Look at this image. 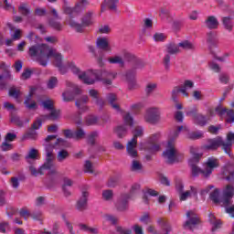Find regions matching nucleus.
Listing matches in <instances>:
<instances>
[{"label": "nucleus", "instance_id": "338daca9", "mask_svg": "<svg viewBox=\"0 0 234 234\" xmlns=\"http://www.w3.org/2000/svg\"><path fill=\"white\" fill-rule=\"evenodd\" d=\"M217 36L213 32H209L207 34V43H215Z\"/></svg>", "mask_w": 234, "mask_h": 234}, {"label": "nucleus", "instance_id": "bf43d9fd", "mask_svg": "<svg viewBox=\"0 0 234 234\" xmlns=\"http://www.w3.org/2000/svg\"><path fill=\"white\" fill-rule=\"evenodd\" d=\"M132 229L133 231L134 234H145L144 232V228H142V226H140L139 224H135L132 227Z\"/></svg>", "mask_w": 234, "mask_h": 234}, {"label": "nucleus", "instance_id": "13d9d810", "mask_svg": "<svg viewBox=\"0 0 234 234\" xmlns=\"http://www.w3.org/2000/svg\"><path fill=\"white\" fill-rule=\"evenodd\" d=\"M22 34L23 31H21V29H16L15 32L11 34V37L14 39V41H19V39H21Z\"/></svg>", "mask_w": 234, "mask_h": 234}, {"label": "nucleus", "instance_id": "3c124183", "mask_svg": "<svg viewBox=\"0 0 234 234\" xmlns=\"http://www.w3.org/2000/svg\"><path fill=\"white\" fill-rule=\"evenodd\" d=\"M18 10L20 14H23V16H28L30 14V9H28V5L27 4L20 5Z\"/></svg>", "mask_w": 234, "mask_h": 234}, {"label": "nucleus", "instance_id": "1a4fd4ad", "mask_svg": "<svg viewBox=\"0 0 234 234\" xmlns=\"http://www.w3.org/2000/svg\"><path fill=\"white\" fill-rule=\"evenodd\" d=\"M215 114H218L220 118H225L227 123H234V112L233 110H227L226 108L222 106H218L216 108V111L214 110H208L207 113V119L211 121L213 117H215Z\"/></svg>", "mask_w": 234, "mask_h": 234}, {"label": "nucleus", "instance_id": "39448f33", "mask_svg": "<svg viewBox=\"0 0 234 234\" xmlns=\"http://www.w3.org/2000/svg\"><path fill=\"white\" fill-rule=\"evenodd\" d=\"M40 105L43 109L48 112V114L41 115L37 119V122L32 125V129H34V131H37L46 120H58V118H59L60 112L59 110L54 109V101L46 99L40 103Z\"/></svg>", "mask_w": 234, "mask_h": 234}, {"label": "nucleus", "instance_id": "4be33fe9", "mask_svg": "<svg viewBox=\"0 0 234 234\" xmlns=\"http://www.w3.org/2000/svg\"><path fill=\"white\" fill-rule=\"evenodd\" d=\"M87 101H89V97L87 95L80 97L75 101V105L79 108V111H80V112H85L89 111V107H87Z\"/></svg>", "mask_w": 234, "mask_h": 234}, {"label": "nucleus", "instance_id": "6ab92c4d", "mask_svg": "<svg viewBox=\"0 0 234 234\" xmlns=\"http://www.w3.org/2000/svg\"><path fill=\"white\" fill-rule=\"evenodd\" d=\"M89 200V193L87 190L81 191V196L77 201L75 207L78 211H85L87 209V202Z\"/></svg>", "mask_w": 234, "mask_h": 234}, {"label": "nucleus", "instance_id": "8fccbe9b", "mask_svg": "<svg viewBox=\"0 0 234 234\" xmlns=\"http://www.w3.org/2000/svg\"><path fill=\"white\" fill-rule=\"evenodd\" d=\"M116 231L117 233H120V234H133V230H131V229H127L122 226H117Z\"/></svg>", "mask_w": 234, "mask_h": 234}, {"label": "nucleus", "instance_id": "a878e982", "mask_svg": "<svg viewBox=\"0 0 234 234\" xmlns=\"http://www.w3.org/2000/svg\"><path fill=\"white\" fill-rule=\"evenodd\" d=\"M208 220L212 226V231H217L218 229H220V228H222V221L220 219H217L215 215L209 214Z\"/></svg>", "mask_w": 234, "mask_h": 234}, {"label": "nucleus", "instance_id": "680f3d73", "mask_svg": "<svg viewBox=\"0 0 234 234\" xmlns=\"http://www.w3.org/2000/svg\"><path fill=\"white\" fill-rule=\"evenodd\" d=\"M220 83H224L226 85L229 81V75L228 73H221L219 75Z\"/></svg>", "mask_w": 234, "mask_h": 234}, {"label": "nucleus", "instance_id": "4d7b16f0", "mask_svg": "<svg viewBox=\"0 0 234 234\" xmlns=\"http://www.w3.org/2000/svg\"><path fill=\"white\" fill-rule=\"evenodd\" d=\"M84 171L85 173H94V166L92 165V163L86 161L84 165Z\"/></svg>", "mask_w": 234, "mask_h": 234}, {"label": "nucleus", "instance_id": "69168bd1", "mask_svg": "<svg viewBox=\"0 0 234 234\" xmlns=\"http://www.w3.org/2000/svg\"><path fill=\"white\" fill-rule=\"evenodd\" d=\"M220 129H222V126H220V125H216V126L212 125V126H209L208 131L212 134H217L218 133V131H220Z\"/></svg>", "mask_w": 234, "mask_h": 234}, {"label": "nucleus", "instance_id": "4468645a", "mask_svg": "<svg viewBox=\"0 0 234 234\" xmlns=\"http://www.w3.org/2000/svg\"><path fill=\"white\" fill-rule=\"evenodd\" d=\"M194 85L195 84L193 83V81L185 80V82L181 86L176 87L172 90V99L174 100V101H176V94L178 93H181L184 98H189V90L193 89Z\"/></svg>", "mask_w": 234, "mask_h": 234}, {"label": "nucleus", "instance_id": "5701e85b", "mask_svg": "<svg viewBox=\"0 0 234 234\" xmlns=\"http://www.w3.org/2000/svg\"><path fill=\"white\" fill-rule=\"evenodd\" d=\"M74 185V181L69 177H64L63 185H62V191L64 193V197H70L72 192L70 191V187Z\"/></svg>", "mask_w": 234, "mask_h": 234}, {"label": "nucleus", "instance_id": "bb28decb", "mask_svg": "<svg viewBox=\"0 0 234 234\" xmlns=\"http://www.w3.org/2000/svg\"><path fill=\"white\" fill-rule=\"evenodd\" d=\"M66 87H67V89L70 90L73 96L78 95V94H81V88H80V86H78L74 82L67 81L66 82Z\"/></svg>", "mask_w": 234, "mask_h": 234}, {"label": "nucleus", "instance_id": "c85d7f7f", "mask_svg": "<svg viewBox=\"0 0 234 234\" xmlns=\"http://www.w3.org/2000/svg\"><path fill=\"white\" fill-rule=\"evenodd\" d=\"M89 94L92 98V100H93L94 103H96V105H99L100 107H101L103 105V100L100 99V96L98 95V90H90Z\"/></svg>", "mask_w": 234, "mask_h": 234}, {"label": "nucleus", "instance_id": "ddd939ff", "mask_svg": "<svg viewBox=\"0 0 234 234\" xmlns=\"http://www.w3.org/2000/svg\"><path fill=\"white\" fill-rule=\"evenodd\" d=\"M162 111L158 107L148 108L144 113V120L147 123L156 125L162 119Z\"/></svg>", "mask_w": 234, "mask_h": 234}, {"label": "nucleus", "instance_id": "a211bd4d", "mask_svg": "<svg viewBox=\"0 0 234 234\" xmlns=\"http://www.w3.org/2000/svg\"><path fill=\"white\" fill-rule=\"evenodd\" d=\"M96 47L101 50H104V52H112V47H111L107 37H99L96 40Z\"/></svg>", "mask_w": 234, "mask_h": 234}, {"label": "nucleus", "instance_id": "c9c22d12", "mask_svg": "<svg viewBox=\"0 0 234 234\" xmlns=\"http://www.w3.org/2000/svg\"><path fill=\"white\" fill-rule=\"evenodd\" d=\"M30 121L28 119H26L25 121H22L19 117L16 115L11 116V122L16 123V125H18V127H23L25 123H28Z\"/></svg>", "mask_w": 234, "mask_h": 234}, {"label": "nucleus", "instance_id": "6e6d98bb", "mask_svg": "<svg viewBox=\"0 0 234 234\" xmlns=\"http://www.w3.org/2000/svg\"><path fill=\"white\" fill-rule=\"evenodd\" d=\"M157 87V84L154 83V82H149L147 85H146V88H145V92L146 94H151V92H154V90L156 89Z\"/></svg>", "mask_w": 234, "mask_h": 234}, {"label": "nucleus", "instance_id": "e433bc0d", "mask_svg": "<svg viewBox=\"0 0 234 234\" xmlns=\"http://www.w3.org/2000/svg\"><path fill=\"white\" fill-rule=\"evenodd\" d=\"M132 171H134L135 173H140L142 169H144V166L142 165V163L138 160H133L132 165H131Z\"/></svg>", "mask_w": 234, "mask_h": 234}, {"label": "nucleus", "instance_id": "423d86ee", "mask_svg": "<svg viewBox=\"0 0 234 234\" xmlns=\"http://www.w3.org/2000/svg\"><path fill=\"white\" fill-rule=\"evenodd\" d=\"M133 137L128 142L126 149L131 158H136L138 156V151H136V145H138V138H142L144 134V129L142 126H136L132 131Z\"/></svg>", "mask_w": 234, "mask_h": 234}, {"label": "nucleus", "instance_id": "9b49d317", "mask_svg": "<svg viewBox=\"0 0 234 234\" xmlns=\"http://www.w3.org/2000/svg\"><path fill=\"white\" fill-rule=\"evenodd\" d=\"M122 120L124 125H120L115 128V133L119 138H123V136L127 134V126L133 127L136 123V122H134V119L133 118V115L129 112L125 113L122 116Z\"/></svg>", "mask_w": 234, "mask_h": 234}, {"label": "nucleus", "instance_id": "f704fd0d", "mask_svg": "<svg viewBox=\"0 0 234 234\" xmlns=\"http://www.w3.org/2000/svg\"><path fill=\"white\" fill-rule=\"evenodd\" d=\"M79 229L80 231H85L86 233L98 234V229L90 228L85 224H79Z\"/></svg>", "mask_w": 234, "mask_h": 234}, {"label": "nucleus", "instance_id": "72a5a7b5", "mask_svg": "<svg viewBox=\"0 0 234 234\" xmlns=\"http://www.w3.org/2000/svg\"><path fill=\"white\" fill-rule=\"evenodd\" d=\"M102 220L103 222H110V224H113V225L118 224V218L111 214H104L102 216Z\"/></svg>", "mask_w": 234, "mask_h": 234}, {"label": "nucleus", "instance_id": "603ef678", "mask_svg": "<svg viewBox=\"0 0 234 234\" xmlns=\"http://www.w3.org/2000/svg\"><path fill=\"white\" fill-rule=\"evenodd\" d=\"M73 138H76V140H81L82 138H85V131L83 129H79L73 133Z\"/></svg>", "mask_w": 234, "mask_h": 234}, {"label": "nucleus", "instance_id": "f03ea898", "mask_svg": "<svg viewBox=\"0 0 234 234\" xmlns=\"http://www.w3.org/2000/svg\"><path fill=\"white\" fill-rule=\"evenodd\" d=\"M56 138V135H48L45 139L44 147L46 151V161L38 169L34 165L29 166L30 173L33 176H37V175H43L44 173H48V175H55V173L58 172V167L54 163V160H56L54 149L69 147V144L61 138H58L57 140ZM54 140H56V142H54Z\"/></svg>", "mask_w": 234, "mask_h": 234}, {"label": "nucleus", "instance_id": "58836bf2", "mask_svg": "<svg viewBox=\"0 0 234 234\" xmlns=\"http://www.w3.org/2000/svg\"><path fill=\"white\" fill-rule=\"evenodd\" d=\"M69 158V152L67 150H60L57 154L58 162H65Z\"/></svg>", "mask_w": 234, "mask_h": 234}, {"label": "nucleus", "instance_id": "864d4df0", "mask_svg": "<svg viewBox=\"0 0 234 234\" xmlns=\"http://www.w3.org/2000/svg\"><path fill=\"white\" fill-rule=\"evenodd\" d=\"M19 215L20 217H22V218H24L25 220H28V218H32V213H30V211L27 210V209H21L19 211Z\"/></svg>", "mask_w": 234, "mask_h": 234}, {"label": "nucleus", "instance_id": "2f4dec72", "mask_svg": "<svg viewBox=\"0 0 234 234\" xmlns=\"http://www.w3.org/2000/svg\"><path fill=\"white\" fill-rule=\"evenodd\" d=\"M180 52V48L178 44L170 43L166 46V54H178Z\"/></svg>", "mask_w": 234, "mask_h": 234}, {"label": "nucleus", "instance_id": "ea45409f", "mask_svg": "<svg viewBox=\"0 0 234 234\" xmlns=\"http://www.w3.org/2000/svg\"><path fill=\"white\" fill-rule=\"evenodd\" d=\"M139 221L142 224H153V218H151V215L149 213H145L143 216L140 217Z\"/></svg>", "mask_w": 234, "mask_h": 234}, {"label": "nucleus", "instance_id": "79ce46f5", "mask_svg": "<svg viewBox=\"0 0 234 234\" xmlns=\"http://www.w3.org/2000/svg\"><path fill=\"white\" fill-rule=\"evenodd\" d=\"M47 87L50 90L56 89V87H58V78L51 77L47 82Z\"/></svg>", "mask_w": 234, "mask_h": 234}, {"label": "nucleus", "instance_id": "412c9836", "mask_svg": "<svg viewBox=\"0 0 234 234\" xmlns=\"http://www.w3.org/2000/svg\"><path fill=\"white\" fill-rule=\"evenodd\" d=\"M36 87H31L29 90V94L27 97L26 101H24L27 109H37V103L36 101H32V97L36 93Z\"/></svg>", "mask_w": 234, "mask_h": 234}, {"label": "nucleus", "instance_id": "2eb2a0df", "mask_svg": "<svg viewBox=\"0 0 234 234\" xmlns=\"http://www.w3.org/2000/svg\"><path fill=\"white\" fill-rule=\"evenodd\" d=\"M186 116H190L197 125L204 126L209 122L207 116L197 113V110L195 107L186 112Z\"/></svg>", "mask_w": 234, "mask_h": 234}, {"label": "nucleus", "instance_id": "0e129e2a", "mask_svg": "<svg viewBox=\"0 0 234 234\" xmlns=\"http://www.w3.org/2000/svg\"><path fill=\"white\" fill-rule=\"evenodd\" d=\"M0 6H4L5 10H14V6H12L10 3H8V0H0Z\"/></svg>", "mask_w": 234, "mask_h": 234}, {"label": "nucleus", "instance_id": "f3484780", "mask_svg": "<svg viewBox=\"0 0 234 234\" xmlns=\"http://www.w3.org/2000/svg\"><path fill=\"white\" fill-rule=\"evenodd\" d=\"M186 221L184 223V228L186 229H193L200 222L198 216L194 211L186 212Z\"/></svg>", "mask_w": 234, "mask_h": 234}, {"label": "nucleus", "instance_id": "e2e57ef3", "mask_svg": "<svg viewBox=\"0 0 234 234\" xmlns=\"http://www.w3.org/2000/svg\"><path fill=\"white\" fill-rule=\"evenodd\" d=\"M19 94H21V92L16 88H11L9 90V96H12V98L17 99L19 98Z\"/></svg>", "mask_w": 234, "mask_h": 234}, {"label": "nucleus", "instance_id": "052dcab7", "mask_svg": "<svg viewBox=\"0 0 234 234\" xmlns=\"http://www.w3.org/2000/svg\"><path fill=\"white\" fill-rule=\"evenodd\" d=\"M164 65L165 69H169V67H171V55L169 53H166L164 58Z\"/></svg>", "mask_w": 234, "mask_h": 234}, {"label": "nucleus", "instance_id": "7c9ffc66", "mask_svg": "<svg viewBox=\"0 0 234 234\" xmlns=\"http://www.w3.org/2000/svg\"><path fill=\"white\" fill-rule=\"evenodd\" d=\"M179 48H183V50H193L195 48V44L189 40H183L178 43Z\"/></svg>", "mask_w": 234, "mask_h": 234}, {"label": "nucleus", "instance_id": "09e8293b", "mask_svg": "<svg viewBox=\"0 0 234 234\" xmlns=\"http://www.w3.org/2000/svg\"><path fill=\"white\" fill-rule=\"evenodd\" d=\"M119 0H105L104 3L111 10H116Z\"/></svg>", "mask_w": 234, "mask_h": 234}, {"label": "nucleus", "instance_id": "6e6552de", "mask_svg": "<svg viewBox=\"0 0 234 234\" xmlns=\"http://www.w3.org/2000/svg\"><path fill=\"white\" fill-rule=\"evenodd\" d=\"M140 191V185L133 184L131 187L130 194H122L119 197L116 207L118 211H125L129 207V200L133 198V196L136 195Z\"/></svg>", "mask_w": 234, "mask_h": 234}, {"label": "nucleus", "instance_id": "de8ad7c7", "mask_svg": "<svg viewBox=\"0 0 234 234\" xmlns=\"http://www.w3.org/2000/svg\"><path fill=\"white\" fill-rule=\"evenodd\" d=\"M202 132H192L186 134V138L190 140H198V138H202Z\"/></svg>", "mask_w": 234, "mask_h": 234}, {"label": "nucleus", "instance_id": "a18cd8bd", "mask_svg": "<svg viewBox=\"0 0 234 234\" xmlns=\"http://www.w3.org/2000/svg\"><path fill=\"white\" fill-rule=\"evenodd\" d=\"M112 30L111 26L101 25L99 27L98 32L99 34H111Z\"/></svg>", "mask_w": 234, "mask_h": 234}, {"label": "nucleus", "instance_id": "20e7f679", "mask_svg": "<svg viewBox=\"0 0 234 234\" xmlns=\"http://www.w3.org/2000/svg\"><path fill=\"white\" fill-rule=\"evenodd\" d=\"M185 131V133H189V128L187 126H178L176 130L171 131L168 133V142L166 144V149L163 153L164 158L168 162V164H175L176 162H180L184 155L176 150L175 147V140L180 136V133Z\"/></svg>", "mask_w": 234, "mask_h": 234}, {"label": "nucleus", "instance_id": "7ed1b4c3", "mask_svg": "<svg viewBox=\"0 0 234 234\" xmlns=\"http://www.w3.org/2000/svg\"><path fill=\"white\" fill-rule=\"evenodd\" d=\"M87 6H89V0H79L73 8L67 5L63 7L64 14L69 16V18L66 19L67 25H69V27L76 30V32H83L84 27H90V25H94V12L92 11H88L84 15L81 19L82 24H79L72 19V17H76L78 14H81Z\"/></svg>", "mask_w": 234, "mask_h": 234}, {"label": "nucleus", "instance_id": "49530a36", "mask_svg": "<svg viewBox=\"0 0 234 234\" xmlns=\"http://www.w3.org/2000/svg\"><path fill=\"white\" fill-rule=\"evenodd\" d=\"M167 38V36L164 33H155L154 35V40L156 42V43H160L162 41H165V39Z\"/></svg>", "mask_w": 234, "mask_h": 234}, {"label": "nucleus", "instance_id": "c03bdc74", "mask_svg": "<svg viewBox=\"0 0 234 234\" xmlns=\"http://www.w3.org/2000/svg\"><path fill=\"white\" fill-rule=\"evenodd\" d=\"M125 79L129 81L128 87H129L130 90H133V89H137L138 83H136V80H131V77H130L129 73H126Z\"/></svg>", "mask_w": 234, "mask_h": 234}, {"label": "nucleus", "instance_id": "4c0bfd02", "mask_svg": "<svg viewBox=\"0 0 234 234\" xmlns=\"http://www.w3.org/2000/svg\"><path fill=\"white\" fill-rule=\"evenodd\" d=\"M231 19H232L231 16H226L222 18V23L226 30H232L233 22L231 21Z\"/></svg>", "mask_w": 234, "mask_h": 234}, {"label": "nucleus", "instance_id": "9d476101", "mask_svg": "<svg viewBox=\"0 0 234 234\" xmlns=\"http://www.w3.org/2000/svg\"><path fill=\"white\" fill-rule=\"evenodd\" d=\"M161 138L162 133L157 132L147 138L150 141V144L141 143L139 144V149L141 151H151L152 153H156V151H160V145L154 144V143L158 142V140H160Z\"/></svg>", "mask_w": 234, "mask_h": 234}, {"label": "nucleus", "instance_id": "b1692460", "mask_svg": "<svg viewBox=\"0 0 234 234\" xmlns=\"http://www.w3.org/2000/svg\"><path fill=\"white\" fill-rule=\"evenodd\" d=\"M107 100L110 105L117 112H122V109L120 108V104H118V97L114 93H110L107 97Z\"/></svg>", "mask_w": 234, "mask_h": 234}, {"label": "nucleus", "instance_id": "f8f14e48", "mask_svg": "<svg viewBox=\"0 0 234 234\" xmlns=\"http://www.w3.org/2000/svg\"><path fill=\"white\" fill-rule=\"evenodd\" d=\"M176 189L179 192V200L181 202H186L187 198H191V197H198V190L195 186H190L189 190L184 191V183L178 181L176 185Z\"/></svg>", "mask_w": 234, "mask_h": 234}, {"label": "nucleus", "instance_id": "37998d69", "mask_svg": "<svg viewBox=\"0 0 234 234\" xmlns=\"http://www.w3.org/2000/svg\"><path fill=\"white\" fill-rule=\"evenodd\" d=\"M114 197V193L111 189L103 190L102 191V198L103 200H112V197Z\"/></svg>", "mask_w": 234, "mask_h": 234}, {"label": "nucleus", "instance_id": "cd10ccee", "mask_svg": "<svg viewBox=\"0 0 234 234\" xmlns=\"http://www.w3.org/2000/svg\"><path fill=\"white\" fill-rule=\"evenodd\" d=\"M39 158V152L36 148H31L26 155L27 162L30 163L31 160H37Z\"/></svg>", "mask_w": 234, "mask_h": 234}, {"label": "nucleus", "instance_id": "aec40b11", "mask_svg": "<svg viewBox=\"0 0 234 234\" xmlns=\"http://www.w3.org/2000/svg\"><path fill=\"white\" fill-rule=\"evenodd\" d=\"M127 58H131V55L128 52H125L123 54V57L122 55H115L108 58V63H110L111 65H121L122 67Z\"/></svg>", "mask_w": 234, "mask_h": 234}, {"label": "nucleus", "instance_id": "393cba45", "mask_svg": "<svg viewBox=\"0 0 234 234\" xmlns=\"http://www.w3.org/2000/svg\"><path fill=\"white\" fill-rule=\"evenodd\" d=\"M205 26L210 30L218 28V19H217V17H215L214 16H207L205 20Z\"/></svg>", "mask_w": 234, "mask_h": 234}, {"label": "nucleus", "instance_id": "f257e3e1", "mask_svg": "<svg viewBox=\"0 0 234 234\" xmlns=\"http://www.w3.org/2000/svg\"><path fill=\"white\" fill-rule=\"evenodd\" d=\"M29 56L36 58L42 67H47L50 58L54 59V65L58 67L61 74H66L69 69L71 72L78 76V79L86 85H93L96 81H101V71L89 69L87 71H81L80 68L76 67V63L68 62L67 65L63 64V57L54 48H48V46L42 44H37L29 48Z\"/></svg>", "mask_w": 234, "mask_h": 234}, {"label": "nucleus", "instance_id": "0eeeda50", "mask_svg": "<svg viewBox=\"0 0 234 234\" xmlns=\"http://www.w3.org/2000/svg\"><path fill=\"white\" fill-rule=\"evenodd\" d=\"M190 154L191 157L188 160V165L191 167L192 175L194 176H198V175L204 176V170L197 165L200 162V158H202V154H198V148L191 146Z\"/></svg>", "mask_w": 234, "mask_h": 234}, {"label": "nucleus", "instance_id": "774afa93", "mask_svg": "<svg viewBox=\"0 0 234 234\" xmlns=\"http://www.w3.org/2000/svg\"><path fill=\"white\" fill-rule=\"evenodd\" d=\"M16 138H17V135L16 133H8L5 135V142H14Z\"/></svg>", "mask_w": 234, "mask_h": 234}, {"label": "nucleus", "instance_id": "c756f323", "mask_svg": "<svg viewBox=\"0 0 234 234\" xmlns=\"http://www.w3.org/2000/svg\"><path fill=\"white\" fill-rule=\"evenodd\" d=\"M224 175H229L226 179L229 181H233L234 180V165H229L224 168L223 171Z\"/></svg>", "mask_w": 234, "mask_h": 234}, {"label": "nucleus", "instance_id": "dca6fc26", "mask_svg": "<svg viewBox=\"0 0 234 234\" xmlns=\"http://www.w3.org/2000/svg\"><path fill=\"white\" fill-rule=\"evenodd\" d=\"M217 167H218V159L215 157H209L206 162V166L203 172L204 178H209Z\"/></svg>", "mask_w": 234, "mask_h": 234}, {"label": "nucleus", "instance_id": "473e14b6", "mask_svg": "<svg viewBox=\"0 0 234 234\" xmlns=\"http://www.w3.org/2000/svg\"><path fill=\"white\" fill-rule=\"evenodd\" d=\"M63 101H72L74 100V93L70 90V89L66 88V90L62 93Z\"/></svg>", "mask_w": 234, "mask_h": 234}, {"label": "nucleus", "instance_id": "5fc2aeb1", "mask_svg": "<svg viewBox=\"0 0 234 234\" xmlns=\"http://www.w3.org/2000/svg\"><path fill=\"white\" fill-rule=\"evenodd\" d=\"M98 122V117L94 115H90L86 117V125H94Z\"/></svg>", "mask_w": 234, "mask_h": 234}, {"label": "nucleus", "instance_id": "a19ab883", "mask_svg": "<svg viewBox=\"0 0 234 234\" xmlns=\"http://www.w3.org/2000/svg\"><path fill=\"white\" fill-rule=\"evenodd\" d=\"M168 23H170L173 30H175L176 32L177 30H180V28H182V22L180 20H174L171 21L169 18L167 19Z\"/></svg>", "mask_w": 234, "mask_h": 234}]
</instances>
